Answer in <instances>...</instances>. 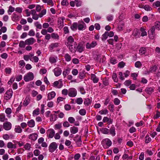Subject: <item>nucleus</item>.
Returning <instances> with one entry per match:
<instances>
[{
    "mask_svg": "<svg viewBox=\"0 0 160 160\" xmlns=\"http://www.w3.org/2000/svg\"><path fill=\"white\" fill-rule=\"evenodd\" d=\"M146 91L149 94H151L153 92V89L152 88H148L146 89Z\"/></svg>",
    "mask_w": 160,
    "mask_h": 160,
    "instance_id": "47",
    "label": "nucleus"
},
{
    "mask_svg": "<svg viewBox=\"0 0 160 160\" xmlns=\"http://www.w3.org/2000/svg\"><path fill=\"white\" fill-rule=\"evenodd\" d=\"M70 131L71 133L74 134L78 132V128L77 127L73 126L70 128Z\"/></svg>",
    "mask_w": 160,
    "mask_h": 160,
    "instance_id": "26",
    "label": "nucleus"
},
{
    "mask_svg": "<svg viewBox=\"0 0 160 160\" xmlns=\"http://www.w3.org/2000/svg\"><path fill=\"white\" fill-rule=\"evenodd\" d=\"M101 132L104 134H108L109 130L106 128H102L101 130Z\"/></svg>",
    "mask_w": 160,
    "mask_h": 160,
    "instance_id": "37",
    "label": "nucleus"
},
{
    "mask_svg": "<svg viewBox=\"0 0 160 160\" xmlns=\"http://www.w3.org/2000/svg\"><path fill=\"white\" fill-rule=\"evenodd\" d=\"M40 109L38 108H37L36 109L34 110L32 112V115L33 116H37L39 113Z\"/></svg>",
    "mask_w": 160,
    "mask_h": 160,
    "instance_id": "38",
    "label": "nucleus"
},
{
    "mask_svg": "<svg viewBox=\"0 0 160 160\" xmlns=\"http://www.w3.org/2000/svg\"><path fill=\"white\" fill-rule=\"evenodd\" d=\"M65 19L64 17H61L59 18L58 20V24L60 28H62L64 25V20Z\"/></svg>",
    "mask_w": 160,
    "mask_h": 160,
    "instance_id": "17",
    "label": "nucleus"
},
{
    "mask_svg": "<svg viewBox=\"0 0 160 160\" xmlns=\"http://www.w3.org/2000/svg\"><path fill=\"white\" fill-rule=\"evenodd\" d=\"M155 26L156 28L158 30H160V22L157 21L155 24Z\"/></svg>",
    "mask_w": 160,
    "mask_h": 160,
    "instance_id": "49",
    "label": "nucleus"
},
{
    "mask_svg": "<svg viewBox=\"0 0 160 160\" xmlns=\"http://www.w3.org/2000/svg\"><path fill=\"white\" fill-rule=\"evenodd\" d=\"M30 102V99L29 98L27 97L25 99L23 105L25 106H27L28 105Z\"/></svg>",
    "mask_w": 160,
    "mask_h": 160,
    "instance_id": "40",
    "label": "nucleus"
},
{
    "mask_svg": "<svg viewBox=\"0 0 160 160\" xmlns=\"http://www.w3.org/2000/svg\"><path fill=\"white\" fill-rule=\"evenodd\" d=\"M59 43L58 42L52 43L49 46V49L51 52L53 51V49L59 46Z\"/></svg>",
    "mask_w": 160,
    "mask_h": 160,
    "instance_id": "14",
    "label": "nucleus"
},
{
    "mask_svg": "<svg viewBox=\"0 0 160 160\" xmlns=\"http://www.w3.org/2000/svg\"><path fill=\"white\" fill-rule=\"evenodd\" d=\"M112 144L111 141L108 138L103 139L102 142V144L104 148H107L110 146Z\"/></svg>",
    "mask_w": 160,
    "mask_h": 160,
    "instance_id": "1",
    "label": "nucleus"
},
{
    "mask_svg": "<svg viewBox=\"0 0 160 160\" xmlns=\"http://www.w3.org/2000/svg\"><path fill=\"white\" fill-rule=\"evenodd\" d=\"M57 58H55L53 57H51L49 58V61L51 63H54L56 62Z\"/></svg>",
    "mask_w": 160,
    "mask_h": 160,
    "instance_id": "41",
    "label": "nucleus"
},
{
    "mask_svg": "<svg viewBox=\"0 0 160 160\" xmlns=\"http://www.w3.org/2000/svg\"><path fill=\"white\" fill-rule=\"evenodd\" d=\"M22 130L21 127L19 125H17L15 126L14 131L18 133H20L22 132Z\"/></svg>",
    "mask_w": 160,
    "mask_h": 160,
    "instance_id": "27",
    "label": "nucleus"
},
{
    "mask_svg": "<svg viewBox=\"0 0 160 160\" xmlns=\"http://www.w3.org/2000/svg\"><path fill=\"white\" fill-rule=\"evenodd\" d=\"M7 147L8 148H16V145L13 144L12 142H10L7 144Z\"/></svg>",
    "mask_w": 160,
    "mask_h": 160,
    "instance_id": "30",
    "label": "nucleus"
},
{
    "mask_svg": "<svg viewBox=\"0 0 160 160\" xmlns=\"http://www.w3.org/2000/svg\"><path fill=\"white\" fill-rule=\"evenodd\" d=\"M75 43H76V42L74 41L73 37L71 36H70L67 39V42L66 43V45L68 46Z\"/></svg>",
    "mask_w": 160,
    "mask_h": 160,
    "instance_id": "11",
    "label": "nucleus"
},
{
    "mask_svg": "<svg viewBox=\"0 0 160 160\" xmlns=\"http://www.w3.org/2000/svg\"><path fill=\"white\" fill-rule=\"evenodd\" d=\"M31 146L30 144L27 143L24 146V148L26 150H29L31 147Z\"/></svg>",
    "mask_w": 160,
    "mask_h": 160,
    "instance_id": "59",
    "label": "nucleus"
},
{
    "mask_svg": "<svg viewBox=\"0 0 160 160\" xmlns=\"http://www.w3.org/2000/svg\"><path fill=\"white\" fill-rule=\"evenodd\" d=\"M7 119L6 118L5 115L4 113H0V121L4 122L5 121L7 120Z\"/></svg>",
    "mask_w": 160,
    "mask_h": 160,
    "instance_id": "29",
    "label": "nucleus"
},
{
    "mask_svg": "<svg viewBox=\"0 0 160 160\" xmlns=\"http://www.w3.org/2000/svg\"><path fill=\"white\" fill-rule=\"evenodd\" d=\"M83 100L81 98H77L76 100V103L79 105H80L82 104V103Z\"/></svg>",
    "mask_w": 160,
    "mask_h": 160,
    "instance_id": "50",
    "label": "nucleus"
},
{
    "mask_svg": "<svg viewBox=\"0 0 160 160\" xmlns=\"http://www.w3.org/2000/svg\"><path fill=\"white\" fill-rule=\"evenodd\" d=\"M142 66V64L140 61H137L135 63V66L137 68H140Z\"/></svg>",
    "mask_w": 160,
    "mask_h": 160,
    "instance_id": "57",
    "label": "nucleus"
},
{
    "mask_svg": "<svg viewBox=\"0 0 160 160\" xmlns=\"http://www.w3.org/2000/svg\"><path fill=\"white\" fill-rule=\"evenodd\" d=\"M53 86L58 88H60L63 86V83L61 79L54 82L53 83Z\"/></svg>",
    "mask_w": 160,
    "mask_h": 160,
    "instance_id": "4",
    "label": "nucleus"
},
{
    "mask_svg": "<svg viewBox=\"0 0 160 160\" xmlns=\"http://www.w3.org/2000/svg\"><path fill=\"white\" fill-rule=\"evenodd\" d=\"M69 49L71 52H74L77 50V44L76 43L73 44L72 45H68Z\"/></svg>",
    "mask_w": 160,
    "mask_h": 160,
    "instance_id": "16",
    "label": "nucleus"
},
{
    "mask_svg": "<svg viewBox=\"0 0 160 160\" xmlns=\"http://www.w3.org/2000/svg\"><path fill=\"white\" fill-rule=\"evenodd\" d=\"M3 127L5 130H9L11 128L12 124L9 122H6L3 123Z\"/></svg>",
    "mask_w": 160,
    "mask_h": 160,
    "instance_id": "10",
    "label": "nucleus"
},
{
    "mask_svg": "<svg viewBox=\"0 0 160 160\" xmlns=\"http://www.w3.org/2000/svg\"><path fill=\"white\" fill-rule=\"evenodd\" d=\"M91 103V100L88 98H86L84 102V104L86 106H89Z\"/></svg>",
    "mask_w": 160,
    "mask_h": 160,
    "instance_id": "32",
    "label": "nucleus"
},
{
    "mask_svg": "<svg viewBox=\"0 0 160 160\" xmlns=\"http://www.w3.org/2000/svg\"><path fill=\"white\" fill-rule=\"evenodd\" d=\"M15 10V8L14 7L12 6H10L9 7V9L8 11V14L9 15H11V13H11L13 12Z\"/></svg>",
    "mask_w": 160,
    "mask_h": 160,
    "instance_id": "54",
    "label": "nucleus"
},
{
    "mask_svg": "<svg viewBox=\"0 0 160 160\" xmlns=\"http://www.w3.org/2000/svg\"><path fill=\"white\" fill-rule=\"evenodd\" d=\"M148 34L150 39H154L155 36V27L154 26L152 27L148 31Z\"/></svg>",
    "mask_w": 160,
    "mask_h": 160,
    "instance_id": "5",
    "label": "nucleus"
},
{
    "mask_svg": "<svg viewBox=\"0 0 160 160\" xmlns=\"http://www.w3.org/2000/svg\"><path fill=\"white\" fill-rule=\"evenodd\" d=\"M12 19L13 21H17L19 20V16L17 14L13 13L12 16Z\"/></svg>",
    "mask_w": 160,
    "mask_h": 160,
    "instance_id": "34",
    "label": "nucleus"
},
{
    "mask_svg": "<svg viewBox=\"0 0 160 160\" xmlns=\"http://www.w3.org/2000/svg\"><path fill=\"white\" fill-rule=\"evenodd\" d=\"M109 132L113 136H114L116 134L115 127L114 126H112L110 129V130H109Z\"/></svg>",
    "mask_w": 160,
    "mask_h": 160,
    "instance_id": "33",
    "label": "nucleus"
},
{
    "mask_svg": "<svg viewBox=\"0 0 160 160\" xmlns=\"http://www.w3.org/2000/svg\"><path fill=\"white\" fill-rule=\"evenodd\" d=\"M68 90L66 89H64L62 90V95L66 96L68 95Z\"/></svg>",
    "mask_w": 160,
    "mask_h": 160,
    "instance_id": "58",
    "label": "nucleus"
},
{
    "mask_svg": "<svg viewBox=\"0 0 160 160\" xmlns=\"http://www.w3.org/2000/svg\"><path fill=\"white\" fill-rule=\"evenodd\" d=\"M132 35L135 37H139L140 36V35L139 30L137 29H134L133 31V32Z\"/></svg>",
    "mask_w": 160,
    "mask_h": 160,
    "instance_id": "22",
    "label": "nucleus"
},
{
    "mask_svg": "<svg viewBox=\"0 0 160 160\" xmlns=\"http://www.w3.org/2000/svg\"><path fill=\"white\" fill-rule=\"evenodd\" d=\"M158 69V67L156 65H154L151 67L149 70L148 71V73L150 72H155Z\"/></svg>",
    "mask_w": 160,
    "mask_h": 160,
    "instance_id": "23",
    "label": "nucleus"
},
{
    "mask_svg": "<svg viewBox=\"0 0 160 160\" xmlns=\"http://www.w3.org/2000/svg\"><path fill=\"white\" fill-rule=\"evenodd\" d=\"M34 25L37 28L39 29H41L42 28V26L39 22H36L34 23Z\"/></svg>",
    "mask_w": 160,
    "mask_h": 160,
    "instance_id": "46",
    "label": "nucleus"
},
{
    "mask_svg": "<svg viewBox=\"0 0 160 160\" xmlns=\"http://www.w3.org/2000/svg\"><path fill=\"white\" fill-rule=\"evenodd\" d=\"M131 83V81L129 80L126 81L124 82V85L127 86L128 87Z\"/></svg>",
    "mask_w": 160,
    "mask_h": 160,
    "instance_id": "64",
    "label": "nucleus"
},
{
    "mask_svg": "<svg viewBox=\"0 0 160 160\" xmlns=\"http://www.w3.org/2000/svg\"><path fill=\"white\" fill-rule=\"evenodd\" d=\"M27 124L30 128H33L35 126V122L33 119H31L27 122Z\"/></svg>",
    "mask_w": 160,
    "mask_h": 160,
    "instance_id": "25",
    "label": "nucleus"
},
{
    "mask_svg": "<svg viewBox=\"0 0 160 160\" xmlns=\"http://www.w3.org/2000/svg\"><path fill=\"white\" fill-rule=\"evenodd\" d=\"M51 37L52 38L56 39H59V36L56 33H53L51 34Z\"/></svg>",
    "mask_w": 160,
    "mask_h": 160,
    "instance_id": "39",
    "label": "nucleus"
},
{
    "mask_svg": "<svg viewBox=\"0 0 160 160\" xmlns=\"http://www.w3.org/2000/svg\"><path fill=\"white\" fill-rule=\"evenodd\" d=\"M78 28L79 30H83L85 29L86 26L83 22H82V23H78Z\"/></svg>",
    "mask_w": 160,
    "mask_h": 160,
    "instance_id": "21",
    "label": "nucleus"
},
{
    "mask_svg": "<svg viewBox=\"0 0 160 160\" xmlns=\"http://www.w3.org/2000/svg\"><path fill=\"white\" fill-rule=\"evenodd\" d=\"M53 72L54 74L56 77L59 76L62 73V70L59 67H56L53 70Z\"/></svg>",
    "mask_w": 160,
    "mask_h": 160,
    "instance_id": "7",
    "label": "nucleus"
},
{
    "mask_svg": "<svg viewBox=\"0 0 160 160\" xmlns=\"http://www.w3.org/2000/svg\"><path fill=\"white\" fill-rule=\"evenodd\" d=\"M108 37V36L107 34V32H105L102 36V40L103 41H105L107 38Z\"/></svg>",
    "mask_w": 160,
    "mask_h": 160,
    "instance_id": "43",
    "label": "nucleus"
},
{
    "mask_svg": "<svg viewBox=\"0 0 160 160\" xmlns=\"http://www.w3.org/2000/svg\"><path fill=\"white\" fill-rule=\"evenodd\" d=\"M139 7L140 8H143L147 11H150L152 10V8L148 5H140Z\"/></svg>",
    "mask_w": 160,
    "mask_h": 160,
    "instance_id": "18",
    "label": "nucleus"
},
{
    "mask_svg": "<svg viewBox=\"0 0 160 160\" xmlns=\"http://www.w3.org/2000/svg\"><path fill=\"white\" fill-rule=\"evenodd\" d=\"M56 95V93L54 91L49 93L48 94V98L49 100H51Z\"/></svg>",
    "mask_w": 160,
    "mask_h": 160,
    "instance_id": "24",
    "label": "nucleus"
},
{
    "mask_svg": "<svg viewBox=\"0 0 160 160\" xmlns=\"http://www.w3.org/2000/svg\"><path fill=\"white\" fill-rule=\"evenodd\" d=\"M77 92L74 88H71L68 89V95L70 97H74L76 96Z\"/></svg>",
    "mask_w": 160,
    "mask_h": 160,
    "instance_id": "3",
    "label": "nucleus"
},
{
    "mask_svg": "<svg viewBox=\"0 0 160 160\" xmlns=\"http://www.w3.org/2000/svg\"><path fill=\"white\" fill-rule=\"evenodd\" d=\"M146 48H141L139 50V53L141 54H144L146 52Z\"/></svg>",
    "mask_w": 160,
    "mask_h": 160,
    "instance_id": "61",
    "label": "nucleus"
},
{
    "mask_svg": "<svg viewBox=\"0 0 160 160\" xmlns=\"http://www.w3.org/2000/svg\"><path fill=\"white\" fill-rule=\"evenodd\" d=\"M68 121L71 123H73L75 121V119L72 117H69L68 119Z\"/></svg>",
    "mask_w": 160,
    "mask_h": 160,
    "instance_id": "62",
    "label": "nucleus"
},
{
    "mask_svg": "<svg viewBox=\"0 0 160 160\" xmlns=\"http://www.w3.org/2000/svg\"><path fill=\"white\" fill-rule=\"evenodd\" d=\"M108 112V110L106 109L102 110L99 111V113L101 115L106 114Z\"/></svg>",
    "mask_w": 160,
    "mask_h": 160,
    "instance_id": "55",
    "label": "nucleus"
},
{
    "mask_svg": "<svg viewBox=\"0 0 160 160\" xmlns=\"http://www.w3.org/2000/svg\"><path fill=\"white\" fill-rule=\"evenodd\" d=\"M13 92L12 90H9L6 92L5 95V99L8 100L10 99L12 95Z\"/></svg>",
    "mask_w": 160,
    "mask_h": 160,
    "instance_id": "8",
    "label": "nucleus"
},
{
    "mask_svg": "<svg viewBox=\"0 0 160 160\" xmlns=\"http://www.w3.org/2000/svg\"><path fill=\"white\" fill-rule=\"evenodd\" d=\"M34 78V75L31 72H29L24 77L23 79L26 82L32 80Z\"/></svg>",
    "mask_w": 160,
    "mask_h": 160,
    "instance_id": "2",
    "label": "nucleus"
},
{
    "mask_svg": "<svg viewBox=\"0 0 160 160\" xmlns=\"http://www.w3.org/2000/svg\"><path fill=\"white\" fill-rule=\"evenodd\" d=\"M38 137V134L35 133L30 134L29 136V138L33 141L37 140Z\"/></svg>",
    "mask_w": 160,
    "mask_h": 160,
    "instance_id": "20",
    "label": "nucleus"
},
{
    "mask_svg": "<svg viewBox=\"0 0 160 160\" xmlns=\"http://www.w3.org/2000/svg\"><path fill=\"white\" fill-rule=\"evenodd\" d=\"M31 14L32 15V18L35 20H37L39 17V14H37L36 13V11L34 9L31 10Z\"/></svg>",
    "mask_w": 160,
    "mask_h": 160,
    "instance_id": "13",
    "label": "nucleus"
},
{
    "mask_svg": "<svg viewBox=\"0 0 160 160\" xmlns=\"http://www.w3.org/2000/svg\"><path fill=\"white\" fill-rule=\"evenodd\" d=\"M97 44L96 42L93 41L91 43L88 42L86 44V48L88 49H90L92 48H93Z\"/></svg>",
    "mask_w": 160,
    "mask_h": 160,
    "instance_id": "12",
    "label": "nucleus"
},
{
    "mask_svg": "<svg viewBox=\"0 0 160 160\" xmlns=\"http://www.w3.org/2000/svg\"><path fill=\"white\" fill-rule=\"evenodd\" d=\"M46 13V9H43L42 10L41 12L39 14V17L42 18L43 16L45 15Z\"/></svg>",
    "mask_w": 160,
    "mask_h": 160,
    "instance_id": "53",
    "label": "nucleus"
},
{
    "mask_svg": "<svg viewBox=\"0 0 160 160\" xmlns=\"http://www.w3.org/2000/svg\"><path fill=\"white\" fill-rule=\"evenodd\" d=\"M44 3H47L48 5L50 6H52L54 5V3L52 0H42Z\"/></svg>",
    "mask_w": 160,
    "mask_h": 160,
    "instance_id": "28",
    "label": "nucleus"
},
{
    "mask_svg": "<svg viewBox=\"0 0 160 160\" xmlns=\"http://www.w3.org/2000/svg\"><path fill=\"white\" fill-rule=\"evenodd\" d=\"M32 60L31 61L32 62H37L39 61V58L36 56H34L32 57Z\"/></svg>",
    "mask_w": 160,
    "mask_h": 160,
    "instance_id": "56",
    "label": "nucleus"
},
{
    "mask_svg": "<svg viewBox=\"0 0 160 160\" xmlns=\"http://www.w3.org/2000/svg\"><path fill=\"white\" fill-rule=\"evenodd\" d=\"M79 113L81 115L84 116L86 114V112L85 109H81L79 110Z\"/></svg>",
    "mask_w": 160,
    "mask_h": 160,
    "instance_id": "45",
    "label": "nucleus"
},
{
    "mask_svg": "<svg viewBox=\"0 0 160 160\" xmlns=\"http://www.w3.org/2000/svg\"><path fill=\"white\" fill-rule=\"evenodd\" d=\"M91 79L93 81L94 83H97L99 81V78L93 74H91Z\"/></svg>",
    "mask_w": 160,
    "mask_h": 160,
    "instance_id": "19",
    "label": "nucleus"
},
{
    "mask_svg": "<svg viewBox=\"0 0 160 160\" xmlns=\"http://www.w3.org/2000/svg\"><path fill=\"white\" fill-rule=\"evenodd\" d=\"M70 72V69L69 68H67L62 72V74L64 78Z\"/></svg>",
    "mask_w": 160,
    "mask_h": 160,
    "instance_id": "44",
    "label": "nucleus"
},
{
    "mask_svg": "<svg viewBox=\"0 0 160 160\" xmlns=\"http://www.w3.org/2000/svg\"><path fill=\"white\" fill-rule=\"evenodd\" d=\"M57 145L55 142H53L51 143L49 146V151L51 152H53L57 148Z\"/></svg>",
    "mask_w": 160,
    "mask_h": 160,
    "instance_id": "6",
    "label": "nucleus"
},
{
    "mask_svg": "<svg viewBox=\"0 0 160 160\" xmlns=\"http://www.w3.org/2000/svg\"><path fill=\"white\" fill-rule=\"evenodd\" d=\"M65 58L67 62L70 61L71 60L70 56L68 53L65 54Z\"/></svg>",
    "mask_w": 160,
    "mask_h": 160,
    "instance_id": "60",
    "label": "nucleus"
},
{
    "mask_svg": "<svg viewBox=\"0 0 160 160\" xmlns=\"http://www.w3.org/2000/svg\"><path fill=\"white\" fill-rule=\"evenodd\" d=\"M62 127V124L61 123H58L54 125V129H59Z\"/></svg>",
    "mask_w": 160,
    "mask_h": 160,
    "instance_id": "52",
    "label": "nucleus"
},
{
    "mask_svg": "<svg viewBox=\"0 0 160 160\" xmlns=\"http://www.w3.org/2000/svg\"><path fill=\"white\" fill-rule=\"evenodd\" d=\"M78 23L77 22H74L71 26V28L73 31L76 30L78 28Z\"/></svg>",
    "mask_w": 160,
    "mask_h": 160,
    "instance_id": "35",
    "label": "nucleus"
},
{
    "mask_svg": "<svg viewBox=\"0 0 160 160\" xmlns=\"http://www.w3.org/2000/svg\"><path fill=\"white\" fill-rule=\"evenodd\" d=\"M25 45H26L25 43V41L24 42L21 41L20 42L19 46L20 48H23L25 47Z\"/></svg>",
    "mask_w": 160,
    "mask_h": 160,
    "instance_id": "48",
    "label": "nucleus"
},
{
    "mask_svg": "<svg viewBox=\"0 0 160 160\" xmlns=\"http://www.w3.org/2000/svg\"><path fill=\"white\" fill-rule=\"evenodd\" d=\"M114 106L112 104H109L108 105V109L111 112H113L114 111Z\"/></svg>",
    "mask_w": 160,
    "mask_h": 160,
    "instance_id": "63",
    "label": "nucleus"
},
{
    "mask_svg": "<svg viewBox=\"0 0 160 160\" xmlns=\"http://www.w3.org/2000/svg\"><path fill=\"white\" fill-rule=\"evenodd\" d=\"M47 136L49 138H52L55 134V132L52 129H49L47 131Z\"/></svg>",
    "mask_w": 160,
    "mask_h": 160,
    "instance_id": "9",
    "label": "nucleus"
},
{
    "mask_svg": "<svg viewBox=\"0 0 160 160\" xmlns=\"http://www.w3.org/2000/svg\"><path fill=\"white\" fill-rule=\"evenodd\" d=\"M145 142L146 143H148L151 141V139L149 136L147 135L145 137Z\"/></svg>",
    "mask_w": 160,
    "mask_h": 160,
    "instance_id": "51",
    "label": "nucleus"
},
{
    "mask_svg": "<svg viewBox=\"0 0 160 160\" xmlns=\"http://www.w3.org/2000/svg\"><path fill=\"white\" fill-rule=\"evenodd\" d=\"M77 50L80 52H81L84 50V47L81 44H79L78 46H77Z\"/></svg>",
    "mask_w": 160,
    "mask_h": 160,
    "instance_id": "36",
    "label": "nucleus"
},
{
    "mask_svg": "<svg viewBox=\"0 0 160 160\" xmlns=\"http://www.w3.org/2000/svg\"><path fill=\"white\" fill-rule=\"evenodd\" d=\"M35 40L33 38H30L25 40L26 45H30L33 44L35 42Z\"/></svg>",
    "mask_w": 160,
    "mask_h": 160,
    "instance_id": "15",
    "label": "nucleus"
},
{
    "mask_svg": "<svg viewBox=\"0 0 160 160\" xmlns=\"http://www.w3.org/2000/svg\"><path fill=\"white\" fill-rule=\"evenodd\" d=\"M140 31L141 32V36L142 37H143L147 35V32L145 31V29L141 27L140 28Z\"/></svg>",
    "mask_w": 160,
    "mask_h": 160,
    "instance_id": "31",
    "label": "nucleus"
},
{
    "mask_svg": "<svg viewBox=\"0 0 160 160\" xmlns=\"http://www.w3.org/2000/svg\"><path fill=\"white\" fill-rule=\"evenodd\" d=\"M112 79L113 80V81H114V82H118V79L116 73H113L112 75Z\"/></svg>",
    "mask_w": 160,
    "mask_h": 160,
    "instance_id": "42",
    "label": "nucleus"
}]
</instances>
